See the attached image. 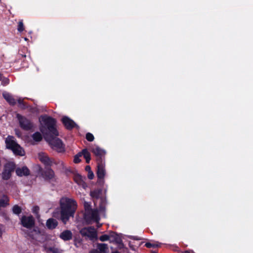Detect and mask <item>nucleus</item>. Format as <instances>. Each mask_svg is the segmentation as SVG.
Segmentation results:
<instances>
[{
	"mask_svg": "<svg viewBox=\"0 0 253 253\" xmlns=\"http://www.w3.org/2000/svg\"><path fill=\"white\" fill-rule=\"evenodd\" d=\"M60 220L66 224L71 217H74L77 209V202L73 199L62 197L59 202Z\"/></svg>",
	"mask_w": 253,
	"mask_h": 253,
	"instance_id": "f257e3e1",
	"label": "nucleus"
},
{
	"mask_svg": "<svg viewBox=\"0 0 253 253\" xmlns=\"http://www.w3.org/2000/svg\"><path fill=\"white\" fill-rule=\"evenodd\" d=\"M5 143L6 147L11 149L15 154L22 156L24 155V150L15 141L13 137L8 136L5 139Z\"/></svg>",
	"mask_w": 253,
	"mask_h": 253,
	"instance_id": "f03ea898",
	"label": "nucleus"
},
{
	"mask_svg": "<svg viewBox=\"0 0 253 253\" xmlns=\"http://www.w3.org/2000/svg\"><path fill=\"white\" fill-rule=\"evenodd\" d=\"M48 145L58 153H64L65 152V145L62 140L58 137L49 138Z\"/></svg>",
	"mask_w": 253,
	"mask_h": 253,
	"instance_id": "7ed1b4c3",
	"label": "nucleus"
},
{
	"mask_svg": "<svg viewBox=\"0 0 253 253\" xmlns=\"http://www.w3.org/2000/svg\"><path fill=\"white\" fill-rule=\"evenodd\" d=\"M80 233L83 237H87L91 240L97 239V232L92 226L84 227L80 231Z\"/></svg>",
	"mask_w": 253,
	"mask_h": 253,
	"instance_id": "20e7f679",
	"label": "nucleus"
},
{
	"mask_svg": "<svg viewBox=\"0 0 253 253\" xmlns=\"http://www.w3.org/2000/svg\"><path fill=\"white\" fill-rule=\"evenodd\" d=\"M15 168L13 162H8L4 166L3 170L1 173V178L3 180H8L11 175V173Z\"/></svg>",
	"mask_w": 253,
	"mask_h": 253,
	"instance_id": "39448f33",
	"label": "nucleus"
},
{
	"mask_svg": "<svg viewBox=\"0 0 253 253\" xmlns=\"http://www.w3.org/2000/svg\"><path fill=\"white\" fill-rule=\"evenodd\" d=\"M91 151L96 157V163L105 162V156L106 153L105 150L98 146H96L95 148H92Z\"/></svg>",
	"mask_w": 253,
	"mask_h": 253,
	"instance_id": "423d86ee",
	"label": "nucleus"
},
{
	"mask_svg": "<svg viewBox=\"0 0 253 253\" xmlns=\"http://www.w3.org/2000/svg\"><path fill=\"white\" fill-rule=\"evenodd\" d=\"M97 163V171L96 174L98 180V183H104V178L106 174L105 170V162L96 163Z\"/></svg>",
	"mask_w": 253,
	"mask_h": 253,
	"instance_id": "0eeeda50",
	"label": "nucleus"
},
{
	"mask_svg": "<svg viewBox=\"0 0 253 253\" xmlns=\"http://www.w3.org/2000/svg\"><path fill=\"white\" fill-rule=\"evenodd\" d=\"M61 121L67 130H70L75 127L77 128H79V126L72 119L68 116H63L61 118Z\"/></svg>",
	"mask_w": 253,
	"mask_h": 253,
	"instance_id": "6e6552de",
	"label": "nucleus"
},
{
	"mask_svg": "<svg viewBox=\"0 0 253 253\" xmlns=\"http://www.w3.org/2000/svg\"><path fill=\"white\" fill-rule=\"evenodd\" d=\"M20 126L25 130H29L33 127L32 123L29 120L22 117L19 114L17 115Z\"/></svg>",
	"mask_w": 253,
	"mask_h": 253,
	"instance_id": "1a4fd4ad",
	"label": "nucleus"
},
{
	"mask_svg": "<svg viewBox=\"0 0 253 253\" xmlns=\"http://www.w3.org/2000/svg\"><path fill=\"white\" fill-rule=\"evenodd\" d=\"M21 222L22 225L27 228L33 227L35 224L34 219L32 216H23L21 219Z\"/></svg>",
	"mask_w": 253,
	"mask_h": 253,
	"instance_id": "9d476101",
	"label": "nucleus"
},
{
	"mask_svg": "<svg viewBox=\"0 0 253 253\" xmlns=\"http://www.w3.org/2000/svg\"><path fill=\"white\" fill-rule=\"evenodd\" d=\"M84 219L87 221H90L93 219L97 220L99 218L97 211L92 210L84 211Z\"/></svg>",
	"mask_w": 253,
	"mask_h": 253,
	"instance_id": "9b49d317",
	"label": "nucleus"
},
{
	"mask_svg": "<svg viewBox=\"0 0 253 253\" xmlns=\"http://www.w3.org/2000/svg\"><path fill=\"white\" fill-rule=\"evenodd\" d=\"M41 124L40 130L43 134L47 133V117L46 115L42 116L39 118Z\"/></svg>",
	"mask_w": 253,
	"mask_h": 253,
	"instance_id": "f8f14e48",
	"label": "nucleus"
},
{
	"mask_svg": "<svg viewBox=\"0 0 253 253\" xmlns=\"http://www.w3.org/2000/svg\"><path fill=\"white\" fill-rule=\"evenodd\" d=\"M86 178L85 176H83L80 174H76L74 176V180L76 183L79 185L82 186L84 189H85L87 187V184L85 182Z\"/></svg>",
	"mask_w": 253,
	"mask_h": 253,
	"instance_id": "ddd939ff",
	"label": "nucleus"
},
{
	"mask_svg": "<svg viewBox=\"0 0 253 253\" xmlns=\"http://www.w3.org/2000/svg\"><path fill=\"white\" fill-rule=\"evenodd\" d=\"M110 242L117 244H123V241L119 235L115 232L112 231L109 233Z\"/></svg>",
	"mask_w": 253,
	"mask_h": 253,
	"instance_id": "4468645a",
	"label": "nucleus"
},
{
	"mask_svg": "<svg viewBox=\"0 0 253 253\" xmlns=\"http://www.w3.org/2000/svg\"><path fill=\"white\" fill-rule=\"evenodd\" d=\"M59 132L57 129V126H49L48 127V140L49 138L58 137Z\"/></svg>",
	"mask_w": 253,
	"mask_h": 253,
	"instance_id": "2eb2a0df",
	"label": "nucleus"
},
{
	"mask_svg": "<svg viewBox=\"0 0 253 253\" xmlns=\"http://www.w3.org/2000/svg\"><path fill=\"white\" fill-rule=\"evenodd\" d=\"M59 237L64 241H70L72 239L73 234L70 230H65L60 233Z\"/></svg>",
	"mask_w": 253,
	"mask_h": 253,
	"instance_id": "dca6fc26",
	"label": "nucleus"
},
{
	"mask_svg": "<svg viewBox=\"0 0 253 253\" xmlns=\"http://www.w3.org/2000/svg\"><path fill=\"white\" fill-rule=\"evenodd\" d=\"M16 173L18 176H27L30 174V170L26 167H23L22 168H17Z\"/></svg>",
	"mask_w": 253,
	"mask_h": 253,
	"instance_id": "f3484780",
	"label": "nucleus"
},
{
	"mask_svg": "<svg viewBox=\"0 0 253 253\" xmlns=\"http://www.w3.org/2000/svg\"><path fill=\"white\" fill-rule=\"evenodd\" d=\"M81 152L82 156H83L84 158L85 159L86 163L87 164H89L91 160V155L87 149L86 148H84L83 149Z\"/></svg>",
	"mask_w": 253,
	"mask_h": 253,
	"instance_id": "a211bd4d",
	"label": "nucleus"
},
{
	"mask_svg": "<svg viewBox=\"0 0 253 253\" xmlns=\"http://www.w3.org/2000/svg\"><path fill=\"white\" fill-rule=\"evenodd\" d=\"M3 96L9 104L14 105L16 103L15 99L10 94L8 93H3Z\"/></svg>",
	"mask_w": 253,
	"mask_h": 253,
	"instance_id": "6ab92c4d",
	"label": "nucleus"
},
{
	"mask_svg": "<svg viewBox=\"0 0 253 253\" xmlns=\"http://www.w3.org/2000/svg\"><path fill=\"white\" fill-rule=\"evenodd\" d=\"M58 221L56 219L50 218H48V229H55L58 225Z\"/></svg>",
	"mask_w": 253,
	"mask_h": 253,
	"instance_id": "aec40b11",
	"label": "nucleus"
},
{
	"mask_svg": "<svg viewBox=\"0 0 253 253\" xmlns=\"http://www.w3.org/2000/svg\"><path fill=\"white\" fill-rule=\"evenodd\" d=\"M97 250L100 252L106 253V251L108 250V245L104 243H97Z\"/></svg>",
	"mask_w": 253,
	"mask_h": 253,
	"instance_id": "412c9836",
	"label": "nucleus"
},
{
	"mask_svg": "<svg viewBox=\"0 0 253 253\" xmlns=\"http://www.w3.org/2000/svg\"><path fill=\"white\" fill-rule=\"evenodd\" d=\"M39 158L40 161L44 165L45 169L47 167V158L45 155H43L42 154H40L39 155Z\"/></svg>",
	"mask_w": 253,
	"mask_h": 253,
	"instance_id": "4be33fe9",
	"label": "nucleus"
},
{
	"mask_svg": "<svg viewBox=\"0 0 253 253\" xmlns=\"http://www.w3.org/2000/svg\"><path fill=\"white\" fill-rule=\"evenodd\" d=\"M161 244L158 242H156V243H151L150 242H147L145 244V246L148 248H155L160 247L161 246Z\"/></svg>",
	"mask_w": 253,
	"mask_h": 253,
	"instance_id": "5701e85b",
	"label": "nucleus"
},
{
	"mask_svg": "<svg viewBox=\"0 0 253 253\" xmlns=\"http://www.w3.org/2000/svg\"><path fill=\"white\" fill-rule=\"evenodd\" d=\"M57 121L55 119L51 117L48 116V126H56Z\"/></svg>",
	"mask_w": 253,
	"mask_h": 253,
	"instance_id": "b1692460",
	"label": "nucleus"
},
{
	"mask_svg": "<svg viewBox=\"0 0 253 253\" xmlns=\"http://www.w3.org/2000/svg\"><path fill=\"white\" fill-rule=\"evenodd\" d=\"M32 137L36 141H40L42 139V136L39 132H36L32 135Z\"/></svg>",
	"mask_w": 253,
	"mask_h": 253,
	"instance_id": "393cba45",
	"label": "nucleus"
},
{
	"mask_svg": "<svg viewBox=\"0 0 253 253\" xmlns=\"http://www.w3.org/2000/svg\"><path fill=\"white\" fill-rule=\"evenodd\" d=\"M82 157L81 152H80L74 156V163L75 164H78L81 162L80 157Z\"/></svg>",
	"mask_w": 253,
	"mask_h": 253,
	"instance_id": "a878e982",
	"label": "nucleus"
},
{
	"mask_svg": "<svg viewBox=\"0 0 253 253\" xmlns=\"http://www.w3.org/2000/svg\"><path fill=\"white\" fill-rule=\"evenodd\" d=\"M74 245L77 248H79V247H81L82 244V240L80 238H75V239L74 240Z\"/></svg>",
	"mask_w": 253,
	"mask_h": 253,
	"instance_id": "bb28decb",
	"label": "nucleus"
},
{
	"mask_svg": "<svg viewBox=\"0 0 253 253\" xmlns=\"http://www.w3.org/2000/svg\"><path fill=\"white\" fill-rule=\"evenodd\" d=\"M85 138L88 141L92 142L94 140V137L91 133L87 132L86 133Z\"/></svg>",
	"mask_w": 253,
	"mask_h": 253,
	"instance_id": "cd10ccee",
	"label": "nucleus"
},
{
	"mask_svg": "<svg viewBox=\"0 0 253 253\" xmlns=\"http://www.w3.org/2000/svg\"><path fill=\"white\" fill-rule=\"evenodd\" d=\"M48 252H50L52 253H63L62 250L56 248H48Z\"/></svg>",
	"mask_w": 253,
	"mask_h": 253,
	"instance_id": "c85d7f7f",
	"label": "nucleus"
},
{
	"mask_svg": "<svg viewBox=\"0 0 253 253\" xmlns=\"http://www.w3.org/2000/svg\"><path fill=\"white\" fill-rule=\"evenodd\" d=\"M13 212L16 214H19L21 212V209L17 205H15L12 209Z\"/></svg>",
	"mask_w": 253,
	"mask_h": 253,
	"instance_id": "c756f323",
	"label": "nucleus"
},
{
	"mask_svg": "<svg viewBox=\"0 0 253 253\" xmlns=\"http://www.w3.org/2000/svg\"><path fill=\"white\" fill-rule=\"evenodd\" d=\"M99 239L100 241H101L102 242H104V241H108V240L110 241L109 234V235H107V234L102 235V236L99 237Z\"/></svg>",
	"mask_w": 253,
	"mask_h": 253,
	"instance_id": "7c9ffc66",
	"label": "nucleus"
},
{
	"mask_svg": "<svg viewBox=\"0 0 253 253\" xmlns=\"http://www.w3.org/2000/svg\"><path fill=\"white\" fill-rule=\"evenodd\" d=\"M84 206L85 211L92 210L91 209V205L88 203H87L86 202H84Z\"/></svg>",
	"mask_w": 253,
	"mask_h": 253,
	"instance_id": "2f4dec72",
	"label": "nucleus"
},
{
	"mask_svg": "<svg viewBox=\"0 0 253 253\" xmlns=\"http://www.w3.org/2000/svg\"><path fill=\"white\" fill-rule=\"evenodd\" d=\"M17 29L19 32H22L24 30V25L22 21L19 22Z\"/></svg>",
	"mask_w": 253,
	"mask_h": 253,
	"instance_id": "473e14b6",
	"label": "nucleus"
},
{
	"mask_svg": "<svg viewBox=\"0 0 253 253\" xmlns=\"http://www.w3.org/2000/svg\"><path fill=\"white\" fill-rule=\"evenodd\" d=\"M54 172L53 170L48 167V180L53 177Z\"/></svg>",
	"mask_w": 253,
	"mask_h": 253,
	"instance_id": "72a5a7b5",
	"label": "nucleus"
},
{
	"mask_svg": "<svg viewBox=\"0 0 253 253\" xmlns=\"http://www.w3.org/2000/svg\"><path fill=\"white\" fill-rule=\"evenodd\" d=\"M94 173L92 171H89L88 172L87 177L89 179H92L94 178Z\"/></svg>",
	"mask_w": 253,
	"mask_h": 253,
	"instance_id": "f704fd0d",
	"label": "nucleus"
},
{
	"mask_svg": "<svg viewBox=\"0 0 253 253\" xmlns=\"http://www.w3.org/2000/svg\"><path fill=\"white\" fill-rule=\"evenodd\" d=\"M91 196L93 197L97 198L99 196V193L96 191L91 192Z\"/></svg>",
	"mask_w": 253,
	"mask_h": 253,
	"instance_id": "c9c22d12",
	"label": "nucleus"
},
{
	"mask_svg": "<svg viewBox=\"0 0 253 253\" xmlns=\"http://www.w3.org/2000/svg\"><path fill=\"white\" fill-rule=\"evenodd\" d=\"M89 253H101L98 250H92L89 252Z\"/></svg>",
	"mask_w": 253,
	"mask_h": 253,
	"instance_id": "e433bc0d",
	"label": "nucleus"
},
{
	"mask_svg": "<svg viewBox=\"0 0 253 253\" xmlns=\"http://www.w3.org/2000/svg\"><path fill=\"white\" fill-rule=\"evenodd\" d=\"M89 253H101L98 250H92L89 252Z\"/></svg>",
	"mask_w": 253,
	"mask_h": 253,
	"instance_id": "4c0bfd02",
	"label": "nucleus"
},
{
	"mask_svg": "<svg viewBox=\"0 0 253 253\" xmlns=\"http://www.w3.org/2000/svg\"><path fill=\"white\" fill-rule=\"evenodd\" d=\"M85 170L87 171L88 172L89 171H92L91 169V167L89 166H86L85 168Z\"/></svg>",
	"mask_w": 253,
	"mask_h": 253,
	"instance_id": "58836bf2",
	"label": "nucleus"
},
{
	"mask_svg": "<svg viewBox=\"0 0 253 253\" xmlns=\"http://www.w3.org/2000/svg\"><path fill=\"white\" fill-rule=\"evenodd\" d=\"M39 210V208L38 207H35L33 209V212L36 213H37L38 212V211Z\"/></svg>",
	"mask_w": 253,
	"mask_h": 253,
	"instance_id": "ea45409f",
	"label": "nucleus"
},
{
	"mask_svg": "<svg viewBox=\"0 0 253 253\" xmlns=\"http://www.w3.org/2000/svg\"><path fill=\"white\" fill-rule=\"evenodd\" d=\"M2 228L3 226L2 225H0V237L1 236L2 234Z\"/></svg>",
	"mask_w": 253,
	"mask_h": 253,
	"instance_id": "a19ab883",
	"label": "nucleus"
},
{
	"mask_svg": "<svg viewBox=\"0 0 253 253\" xmlns=\"http://www.w3.org/2000/svg\"><path fill=\"white\" fill-rule=\"evenodd\" d=\"M48 166H49V165H51L52 162H51V160L49 158H48Z\"/></svg>",
	"mask_w": 253,
	"mask_h": 253,
	"instance_id": "79ce46f5",
	"label": "nucleus"
},
{
	"mask_svg": "<svg viewBox=\"0 0 253 253\" xmlns=\"http://www.w3.org/2000/svg\"><path fill=\"white\" fill-rule=\"evenodd\" d=\"M2 76L1 74H0V81H1L2 80Z\"/></svg>",
	"mask_w": 253,
	"mask_h": 253,
	"instance_id": "37998d69",
	"label": "nucleus"
},
{
	"mask_svg": "<svg viewBox=\"0 0 253 253\" xmlns=\"http://www.w3.org/2000/svg\"><path fill=\"white\" fill-rule=\"evenodd\" d=\"M112 253H119L118 251H115V252H112Z\"/></svg>",
	"mask_w": 253,
	"mask_h": 253,
	"instance_id": "c03bdc74",
	"label": "nucleus"
},
{
	"mask_svg": "<svg viewBox=\"0 0 253 253\" xmlns=\"http://www.w3.org/2000/svg\"><path fill=\"white\" fill-rule=\"evenodd\" d=\"M184 253H190V252H188V251H185V252H184Z\"/></svg>",
	"mask_w": 253,
	"mask_h": 253,
	"instance_id": "a18cd8bd",
	"label": "nucleus"
},
{
	"mask_svg": "<svg viewBox=\"0 0 253 253\" xmlns=\"http://www.w3.org/2000/svg\"><path fill=\"white\" fill-rule=\"evenodd\" d=\"M16 134H17L18 136H20V134L19 133L16 132Z\"/></svg>",
	"mask_w": 253,
	"mask_h": 253,
	"instance_id": "49530a36",
	"label": "nucleus"
},
{
	"mask_svg": "<svg viewBox=\"0 0 253 253\" xmlns=\"http://www.w3.org/2000/svg\"><path fill=\"white\" fill-rule=\"evenodd\" d=\"M46 225H47V220L46 221Z\"/></svg>",
	"mask_w": 253,
	"mask_h": 253,
	"instance_id": "de8ad7c7",
	"label": "nucleus"
}]
</instances>
